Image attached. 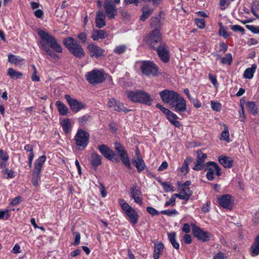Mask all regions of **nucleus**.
I'll return each instance as SVG.
<instances>
[{
	"instance_id": "obj_29",
	"label": "nucleus",
	"mask_w": 259,
	"mask_h": 259,
	"mask_svg": "<svg viewBox=\"0 0 259 259\" xmlns=\"http://www.w3.org/2000/svg\"><path fill=\"white\" fill-rule=\"evenodd\" d=\"M133 163L139 173L143 171L146 167L142 158L139 157V158L133 160Z\"/></svg>"
},
{
	"instance_id": "obj_41",
	"label": "nucleus",
	"mask_w": 259,
	"mask_h": 259,
	"mask_svg": "<svg viewBox=\"0 0 259 259\" xmlns=\"http://www.w3.org/2000/svg\"><path fill=\"white\" fill-rule=\"evenodd\" d=\"M224 131L222 132L220 140H224L227 142L229 141V132L227 126L225 124H223Z\"/></svg>"
},
{
	"instance_id": "obj_60",
	"label": "nucleus",
	"mask_w": 259,
	"mask_h": 259,
	"mask_svg": "<svg viewBox=\"0 0 259 259\" xmlns=\"http://www.w3.org/2000/svg\"><path fill=\"white\" fill-rule=\"evenodd\" d=\"M210 208V202L207 201L205 204L203 205V206L201 208V210L205 213L209 211Z\"/></svg>"
},
{
	"instance_id": "obj_17",
	"label": "nucleus",
	"mask_w": 259,
	"mask_h": 259,
	"mask_svg": "<svg viewBox=\"0 0 259 259\" xmlns=\"http://www.w3.org/2000/svg\"><path fill=\"white\" fill-rule=\"evenodd\" d=\"M154 50L157 51V53L160 59L164 63H167L169 60V52L167 49L165 43L161 44V45Z\"/></svg>"
},
{
	"instance_id": "obj_33",
	"label": "nucleus",
	"mask_w": 259,
	"mask_h": 259,
	"mask_svg": "<svg viewBox=\"0 0 259 259\" xmlns=\"http://www.w3.org/2000/svg\"><path fill=\"white\" fill-rule=\"evenodd\" d=\"M8 75L11 77L13 79H16L18 78H21L23 76V74L19 71H15L13 68H10L8 70Z\"/></svg>"
},
{
	"instance_id": "obj_30",
	"label": "nucleus",
	"mask_w": 259,
	"mask_h": 259,
	"mask_svg": "<svg viewBox=\"0 0 259 259\" xmlns=\"http://www.w3.org/2000/svg\"><path fill=\"white\" fill-rule=\"evenodd\" d=\"M164 245L161 242H158L155 243L154 245V252L153 257L154 259H158L159 254L162 253L163 250Z\"/></svg>"
},
{
	"instance_id": "obj_46",
	"label": "nucleus",
	"mask_w": 259,
	"mask_h": 259,
	"mask_svg": "<svg viewBox=\"0 0 259 259\" xmlns=\"http://www.w3.org/2000/svg\"><path fill=\"white\" fill-rule=\"evenodd\" d=\"M90 116L85 115L78 118V123L80 125L83 126L87 123L88 121L90 120Z\"/></svg>"
},
{
	"instance_id": "obj_53",
	"label": "nucleus",
	"mask_w": 259,
	"mask_h": 259,
	"mask_svg": "<svg viewBox=\"0 0 259 259\" xmlns=\"http://www.w3.org/2000/svg\"><path fill=\"white\" fill-rule=\"evenodd\" d=\"M176 197H177L176 196H174V194H173L171 196V197L169 199V200L165 202V206H168L170 205L171 206H175V203H176Z\"/></svg>"
},
{
	"instance_id": "obj_43",
	"label": "nucleus",
	"mask_w": 259,
	"mask_h": 259,
	"mask_svg": "<svg viewBox=\"0 0 259 259\" xmlns=\"http://www.w3.org/2000/svg\"><path fill=\"white\" fill-rule=\"evenodd\" d=\"M246 106L248 110L253 114H256L257 111V107L254 102H247L246 103Z\"/></svg>"
},
{
	"instance_id": "obj_23",
	"label": "nucleus",
	"mask_w": 259,
	"mask_h": 259,
	"mask_svg": "<svg viewBox=\"0 0 259 259\" xmlns=\"http://www.w3.org/2000/svg\"><path fill=\"white\" fill-rule=\"evenodd\" d=\"M192 194V192L189 188L183 187L181 186L180 193L174 194V196H176V197H178L180 199L187 201L190 199Z\"/></svg>"
},
{
	"instance_id": "obj_44",
	"label": "nucleus",
	"mask_w": 259,
	"mask_h": 259,
	"mask_svg": "<svg viewBox=\"0 0 259 259\" xmlns=\"http://www.w3.org/2000/svg\"><path fill=\"white\" fill-rule=\"evenodd\" d=\"M209 165H212L213 167H212L214 170H215L216 175L218 176H220L221 175V170L220 167L219 165L214 162H208L206 163L207 167H208Z\"/></svg>"
},
{
	"instance_id": "obj_55",
	"label": "nucleus",
	"mask_w": 259,
	"mask_h": 259,
	"mask_svg": "<svg viewBox=\"0 0 259 259\" xmlns=\"http://www.w3.org/2000/svg\"><path fill=\"white\" fill-rule=\"evenodd\" d=\"M161 214H165L168 216H172L173 215H175L178 214V211L176 209H173L171 210H162L160 212Z\"/></svg>"
},
{
	"instance_id": "obj_54",
	"label": "nucleus",
	"mask_w": 259,
	"mask_h": 259,
	"mask_svg": "<svg viewBox=\"0 0 259 259\" xmlns=\"http://www.w3.org/2000/svg\"><path fill=\"white\" fill-rule=\"evenodd\" d=\"M211 107L213 110L217 111H219L221 109V104L213 101H211Z\"/></svg>"
},
{
	"instance_id": "obj_21",
	"label": "nucleus",
	"mask_w": 259,
	"mask_h": 259,
	"mask_svg": "<svg viewBox=\"0 0 259 259\" xmlns=\"http://www.w3.org/2000/svg\"><path fill=\"white\" fill-rule=\"evenodd\" d=\"M206 154L203 153L200 150H198L197 151L196 162L193 167V169L197 171L202 169L204 166V160L206 159Z\"/></svg>"
},
{
	"instance_id": "obj_9",
	"label": "nucleus",
	"mask_w": 259,
	"mask_h": 259,
	"mask_svg": "<svg viewBox=\"0 0 259 259\" xmlns=\"http://www.w3.org/2000/svg\"><path fill=\"white\" fill-rule=\"evenodd\" d=\"M114 149L123 164L128 168L131 169L130 160L124 147L119 143H114Z\"/></svg>"
},
{
	"instance_id": "obj_4",
	"label": "nucleus",
	"mask_w": 259,
	"mask_h": 259,
	"mask_svg": "<svg viewBox=\"0 0 259 259\" xmlns=\"http://www.w3.org/2000/svg\"><path fill=\"white\" fill-rule=\"evenodd\" d=\"M107 74L102 69H94L85 74V79L91 84L95 85L103 82L106 79Z\"/></svg>"
},
{
	"instance_id": "obj_16",
	"label": "nucleus",
	"mask_w": 259,
	"mask_h": 259,
	"mask_svg": "<svg viewBox=\"0 0 259 259\" xmlns=\"http://www.w3.org/2000/svg\"><path fill=\"white\" fill-rule=\"evenodd\" d=\"M192 233L195 237L203 241H207L209 240L210 234L208 232L203 231L200 228L195 226H192Z\"/></svg>"
},
{
	"instance_id": "obj_7",
	"label": "nucleus",
	"mask_w": 259,
	"mask_h": 259,
	"mask_svg": "<svg viewBox=\"0 0 259 259\" xmlns=\"http://www.w3.org/2000/svg\"><path fill=\"white\" fill-rule=\"evenodd\" d=\"M140 69L142 73L146 76H156L158 74V67L152 61H143L141 62Z\"/></svg>"
},
{
	"instance_id": "obj_26",
	"label": "nucleus",
	"mask_w": 259,
	"mask_h": 259,
	"mask_svg": "<svg viewBox=\"0 0 259 259\" xmlns=\"http://www.w3.org/2000/svg\"><path fill=\"white\" fill-rule=\"evenodd\" d=\"M250 251L252 256L259 254V235L255 237L253 243L251 245Z\"/></svg>"
},
{
	"instance_id": "obj_58",
	"label": "nucleus",
	"mask_w": 259,
	"mask_h": 259,
	"mask_svg": "<svg viewBox=\"0 0 259 259\" xmlns=\"http://www.w3.org/2000/svg\"><path fill=\"white\" fill-rule=\"evenodd\" d=\"M42 167V166L40 165L39 164H34V167L33 170V174L40 175Z\"/></svg>"
},
{
	"instance_id": "obj_34",
	"label": "nucleus",
	"mask_w": 259,
	"mask_h": 259,
	"mask_svg": "<svg viewBox=\"0 0 259 259\" xmlns=\"http://www.w3.org/2000/svg\"><path fill=\"white\" fill-rule=\"evenodd\" d=\"M176 233L175 232L168 233V239L172 245V246L176 249H179V244L176 240Z\"/></svg>"
},
{
	"instance_id": "obj_10",
	"label": "nucleus",
	"mask_w": 259,
	"mask_h": 259,
	"mask_svg": "<svg viewBox=\"0 0 259 259\" xmlns=\"http://www.w3.org/2000/svg\"><path fill=\"white\" fill-rule=\"evenodd\" d=\"M171 109L179 114H181L187 110L186 101L180 95L171 103Z\"/></svg>"
},
{
	"instance_id": "obj_38",
	"label": "nucleus",
	"mask_w": 259,
	"mask_h": 259,
	"mask_svg": "<svg viewBox=\"0 0 259 259\" xmlns=\"http://www.w3.org/2000/svg\"><path fill=\"white\" fill-rule=\"evenodd\" d=\"M23 60L21 57L13 54H10L8 56V61L11 63L21 64Z\"/></svg>"
},
{
	"instance_id": "obj_37",
	"label": "nucleus",
	"mask_w": 259,
	"mask_h": 259,
	"mask_svg": "<svg viewBox=\"0 0 259 259\" xmlns=\"http://www.w3.org/2000/svg\"><path fill=\"white\" fill-rule=\"evenodd\" d=\"M150 26L154 29H159L161 26L160 20L158 17H152L151 19Z\"/></svg>"
},
{
	"instance_id": "obj_61",
	"label": "nucleus",
	"mask_w": 259,
	"mask_h": 259,
	"mask_svg": "<svg viewBox=\"0 0 259 259\" xmlns=\"http://www.w3.org/2000/svg\"><path fill=\"white\" fill-rule=\"evenodd\" d=\"M9 214H8V210H6L5 211L0 210V219L7 220L9 218Z\"/></svg>"
},
{
	"instance_id": "obj_15",
	"label": "nucleus",
	"mask_w": 259,
	"mask_h": 259,
	"mask_svg": "<svg viewBox=\"0 0 259 259\" xmlns=\"http://www.w3.org/2000/svg\"><path fill=\"white\" fill-rule=\"evenodd\" d=\"M64 98L73 112L76 113L84 107L82 103L72 98L69 95H65Z\"/></svg>"
},
{
	"instance_id": "obj_59",
	"label": "nucleus",
	"mask_w": 259,
	"mask_h": 259,
	"mask_svg": "<svg viewBox=\"0 0 259 259\" xmlns=\"http://www.w3.org/2000/svg\"><path fill=\"white\" fill-rule=\"evenodd\" d=\"M46 160V156L45 155H41L35 161V164L43 166Z\"/></svg>"
},
{
	"instance_id": "obj_31",
	"label": "nucleus",
	"mask_w": 259,
	"mask_h": 259,
	"mask_svg": "<svg viewBox=\"0 0 259 259\" xmlns=\"http://www.w3.org/2000/svg\"><path fill=\"white\" fill-rule=\"evenodd\" d=\"M256 68V65L254 64L251 65V67L246 69L243 74L244 77L247 79L252 78Z\"/></svg>"
},
{
	"instance_id": "obj_6",
	"label": "nucleus",
	"mask_w": 259,
	"mask_h": 259,
	"mask_svg": "<svg viewBox=\"0 0 259 259\" xmlns=\"http://www.w3.org/2000/svg\"><path fill=\"white\" fill-rule=\"evenodd\" d=\"M146 42L153 49L158 47L161 44H164L159 30L153 29L151 31L146 37Z\"/></svg>"
},
{
	"instance_id": "obj_14",
	"label": "nucleus",
	"mask_w": 259,
	"mask_h": 259,
	"mask_svg": "<svg viewBox=\"0 0 259 259\" xmlns=\"http://www.w3.org/2000/svg\"><path fill=\"white\" fill-rule=\"evenodd\" d=\"M87 50L91 58H98L104 56L105 50L95 44H89Z\"/></svg>"
},
{
	"instance_id": "obj_56",
	"label": "nucleus",
	"mask_w": 259,
	"mask_h": 259,
	"mask_svg": "<svg viewBox=\"0 0 259 259\" xmlns=\"http://www.w3.org/2000/svg\"><path fill=\"white\" fill-rule=\"evenodd\" d=\"M162 185L163 187L165 192L174 191V187L169 185L167 182L163 183Z\"/></svg>"
},
{
	"instance_id": "obj_3",
	"label": "nucleus",
	"mask_w": 259,
	"mask_h": 259,
	"mask_svg": "<svg viewBox=\"0 0 259 259\" xmlns=\"http://www.w3.org/2000/svg\"><path fill=\"white\" fill-rule=\"evenodd\" d=\"M63 41L69 52L75 57L81 59L85 56V53L82 46L73 37L65 38Z\"/></svg>"
},
{
	"instance_id": "obj_1",
	"label": "nucleus",
	"mask_w": 259,
	"mask_h": 259,
	"mask_svg": "<svg viewBox=\"0 0 259 259\" xmlns=\"http://www.w3.org/2000/svg\"><path fill=\"white\" fill-rule=\"evenodd\" d=\"M38 34L41 38L39 41V45L41 49L51 57L53 58H57L58 55L47 45V44H48L54 51L58 53H62V48L58 43L55 37L44 30H39Z\"/></svg>"
},
{
	"instance_id": "obj_5",
	"label": "nucleus",
	"mask_w": 259,
	"mask_h": 259,
	"mask_svg": "<svg viewBox=\"0 0 259 259\" xmlns=\"http://www.w3.org/2000/svg\"><path fill=\"white\" fill-rule=\"evenodd\" d=\"M118 202L125 214L128 217L132 224L138 223L139 215L137 212L123 199H119Z\"/></svg>"
},
{
	"instance_id": "obj_22",
	"label": "nucleus",
	"mask_w": 259,
	"mask_h": 259,
	"mask_svg": "<svg viewBox=\"0 0 259 259\" xmlns=\"http://www.w3.org/2000/svg\"><path fill=\"white\" fill-rule=\"evenodd\" d=\"M106 16L102 11L99 10L97 12L96 16V26L99 28H101L106 26Z\"/></svg>"
},
{
	"instance_id": "obj_50",
	"label": "nucleus",
	"mask_w": 259,
	"mask_h": 259,
	"mask_svg": "<svg viewBox=\"0 0 259 259\" xmlns=\"http://www.w3.org/2000/svg\"><path fill=\"white\" fill-rule=\"evenodd\" d=\"M208 170L207 172L206 173V176L207 179L209 181H212L214 179L213 175H214V170L212 168L208 167L207 168Z\"/></svg>"
},
{
	"instance_id": "obj_27",
	"label": "nucleus",
	"mask_w": 259,
	"mask_h": 259,
	"mask_svg": "<svg viewBox=\"0 0 259 259\" xmlns=\"http://www.w3.org/2000/svg\"><path fill=\"white\" fill-rule=\"evenodd\" d=\"M90 158L91 164L95 168L101 164L102 158L97 153H92Z\"/></svg>"
},
{
	"instance_id": "obj_24",
	"label": "nucleus",
	"mask_w": 259,
	"mask_h": 259,
	"mask_svg": "<svg viewBox=\"0 0 259 259\" xmlns=\"http://www.w3.org/2000/svg\"><path fill=\"white\" fill-rule=\"evenodd\" d=\"M107 36V32L104 30H93L92 31L91 38L95 41L104 39Z\"/></svg>"
},
{
	"instance_id": "obj_42",
	"label": "nucleus",
	"mask_w": 259,
	"mask_h": 259,
	"mask_svg": "<svg viewBox=\"0 0 259 259\" xmlns=\"http://www.w3.org/2000/svg\"><path fill=\"white\" fill-rule=\"evenodd\" d=\"M219 34L222 35L225 38H227L230 35V33L227 31L228 28L226 27H224L223 25L222 22L219 23Z\"/></svg>"
},
{
	"instance_id": "obj_57",
	"label": "nucleus",
	"mask_w": 259,
	"mask_h": 259,
	"mask_svg": "<svg viewBox=\"0 0 259 259\" xmlns=\"http://www.w3.org/2000/svg\"><path fill=\"white\" fill-rule=\"evenodd\" d=\"M246 27L255 34L259 33V27H256L253 25H246Z\"/></svg>"
},
{
	"instance_id": "obj_11",
	"label": "nucleus",
	"mask_w": 259,
	"mask_h": 259,
	"mask_svg": "<svg viewBox=\"0 0 259 259\" xmlns=\"http://www.w3.org/2000/svg\"><path fill=\"white\" fill-rule=\"evenodd\" d=\"M103 7L109 19H113L117 15V8L112 0H104Z\"/></svg>"
},
{
	"instance_id": "obj_62",
	"label": "nucleus",
	"mask_w": 259,
	"mask_h": 259,
	"mask_svg": "<svg viewBox=\"0 0 259 259\" xmlns=\"http://www.w3.org/2000/svg\"><path fill=\"white\" fill-rule=\"evenodd\" d=\"M0 158L4 161H7L8 158L9 156L8 155V154L6 152L3 150H0Z\"/></svg>"
},
{
	"instance_id": "obj_39",
	"label": "nucleus",
	"mask_w": 259,
	"mask_h": 259,
	"mask_svg": "<svg viewBox=\"0 0 259 259\" xmlns=\"http://www.w3.org/2000/svg\"><path fill=\"white\" fill-rule=\"evenodd\" d=\"M192 161V158L190 157H188L184 160L183 164L181 168V171L185 174H186L189 170V164Z\"/></svg>"
},
{
	"instance_id": "obj_64",
	"label": "nucleus",
	"mask_w": 259,
	"mask_h": 259,
	"mask_svg": "<svg viewBox=\"0 0 259 259\" xmlns=\"http://www.w3.org/2000/svg\"><path fill=\"white\" fill-rule=\"evenodd\" d=\"M213 259H227V258L224 253L219 252L214 256Z\"/></svg>"
},
{
	"instance_id": "obj_19",
	"label": "nucleus",
	"mask_w": 259,
	"mask_h": 259,
	"mask_svg": "<svg viewBox=\"0 0 259 259\" xmlns=\"http://www.w3.org/2000/svg\"><path fill=\"white\" fill-rule=\"evenodd\" d=\"M108 106L110 108H113L114 110L118 112L123 111L127 113L130 110L124 107L123 104L118 101L116 100L114 98L110 100L108 104Z\"/></svg>"
},
{
	"instance_id": "obj_25",
	"label": "nucleus",
	"mask_w": 259,
	"mask_h": 259,
	"mask_svg": "<svg viewBox=\"0 0 259 259\" xmlns=\"http://www.w3.org/2000/svg\"><path fill=\"white\" fill-rule=\"evenodd\" d=\"M218 160L225 168H230L233 166V160L229 157L221 155L219 157Z\"/></svg>"
},
{
	"instance_id": "obj_28",
	"label": "nucleus",
	"mask_w": 259,
	"mask_h": 259,
	"mask_svg": "<svg viewBox=\"0 0 259 259\" xmlns=\"http://www.w3.org/2000/svg\"><path fill=\"white\" fill-rule=\"evenodd\" d=\"M166 117L169 122L174 125L175 126L179 127H180V122L177 120L178 118V116L174 113L169 111L166 114Z\"/></svg>"
},
{
	"instance_id": "obj_40",
	"label": "nucleus",
	"mask_w": 259,
	"mask_h": 259,
	"mask_svg": "<svg viewBox=\"0 0 259 259\" xmlns=\"http://www.w3.org/2000/svg\"><path fill=\"white\" fill-rule=\"evenodd\" d=\"M146 6L143 8L142 15L140 17V19L143 21H145L153 12V9L146 10Z\"/></svg>"
},
{
	"instance_id": "obj_18",
	"label": "nucleus",
	"mask_w": 259,
	"mask_h": 259,
	"mask_svg": "<svg viewBox=\"0 0 259 259\" xmlns=\"http://www.w3.org/2000/svg\"><path fill=\"white\" fill-rule=\"evenodd\" d=\"M130 193L131 195V198L134 200L136 203L140 205L143 204L142 198V193L138 187L134 185L132 186L130 189Z\"/></svg>"
},
{
	"instance_id": "obj_13",
	"label": "nucleus",
	"mask_w": 259,
	"mask_h": 259,
	"mask_svg": "<svg viewBox=\"0 0 259 259\" xmlns=\"http://www.w3.org/2000/svg\"><path fill=\"white\" fill-rule=\"evenodd\" d=\"M179 95L180 94L174 91L166 89L161 91L159 93L162 101L164 103H169L170 105Z\"/></svg>"
},
{
	"instance_id": "obj_8",
	"label": "nucleus",
	"mask_w": 259,
	"mask_h": 259,
	"mask_svg": "<svg viewBox=\"0 0 259 259\" xmlns=\"http://www.w3.org/2000/svg\"><path fill=\"white\" fill-rule=\"evenodd\" d=\"M90 134L82 129L78 130L74 137L75 144L78 149L82 150L88 145Z\"/></svg>"
},
{
	"instance_id": "obj_2",
	"label": "nucleus",
	"mask_w": 259,
	"mask_h": 259,
	"mask_svg": "<svg viewBox=\"0 0 259 259\" xmlns=\"http://www.w3.org/2000/svg\"><path fill=\"white\" fill-rule=\"evenodd\" d=\"M125 94L127 98L134 103H140L150 105L153 101L150 95L143 90L127 91Z\"/></svg>"
},
{
	"instance_id": "obj_32",
	"label": "nucleus",
	"mask_w": 259,
	"mask_h": 259,
	"mask_svg": "<svg viewBox=\"0 0 259 259\" xmlns=\"http://www.w3.org/2000/svg\"><path fill=\"white\" fill-rule=\"evenodd\" d=\"M59 113L62 115H66L68 113L67 107L60 101H57L56 103Z\"/></svg>"
},
{
	"instance_id": "obj_47",
	"label": "nucleus",
	"mask_w": 259,
	"mask_h": 259,
	"mask_svg": "<svg viewBox=\"0 0 259 259\" xmlns=\"http://www.w3.org/2000/svg\"><path fill=\"white\" fill-rule=\"evenodd\" d=\"M230 28L235 32L238 31L241 32L242 34H244L245 33V29L244 28L238 25H231Z\"/></svg>"
},
{
	"instance_id": "obj_20",
	"label": "nucleus",
	"mask_w": 259,
	"mask_h": 259,
	"mask_svg": "<svg viewBox=\"0 0 259 259\" xmlns=\"http://www.w3.org/2000/svg\"><path fill=\"white\" fill-rule=\"evenodd\" d=\"M219 203L220 206L225 208L231 209L232 206L231 196L229 194H224L219 198Z\"/></svg>"
},
{
	"instance_id": "obj_35",
	"label": "nucleus",
	"mask_w": 259,
	"mask_h": 259,
	"mask_svg": "<svg viewBox=\"0 0 259 259\" xmlns=\"http://www.w3.org/2000/svg\"><path fill=\"white\" fill-rule=\"evenodd\" d=\"M217 56L221 60L222 63L224 64H228V65H230L232 64V56L231 54L228 53L226 54L225 56L224 57H221L219 55H217Z\"/></svg>"
},
{
	"instance_id": "obj_36",
	"label": "nucleus",
	"mask_w": 259,
	"mask_h": 259,
	"mask_svg": "<svg viewBox=\"0 0 259 259\" xmlns=\"http://www.w3.org/2000/svg\"><path fill=\"white\" fill-rule=\"evenodd\" d=\"M61 125L65 134H68L71 130V124L69 119H66L61 122Z\"/></svg>"
},
{
	"instance_id": "obj_52",
	"label": "nucleus",
	"mask_w": 259,
	"mask_h": 259,
	"mask_svg": "<svg viewBox=\"0 0 259 259\" xmlns=\"http://www.w3.org/2000/svg\"><path fill=\"white\" fill-rule=\"evenodd\" d=\"M146 210L149 213H150L151 215H152L153 216L158 215L160 213V212L159 211H158L154 208H153L151 206L147 207Z\"/></svg>"
},
{
	"instance_id": "obj_12",
	"label": "nucleus",
	"mask_w": 259,
	"mask_h": 259,
	"mask_svg": "<svg viewBox=\"0 0 259 259\" xmlns=\"http://www.w3.org/2000/svg\"><path fill=\"white\" fill-rule=\"evenodd\" d=\"M98 149L107 159L113 162H118L119 160L116 156L115 152L107 145L102 144L98 146Z\"/></svg>"
},
{
	"instance_id": "obj_49",
	"label": "nucleus",
	"mask_w": 259,
	"mask_h": 259,
	"mask_svg": "<svg viewBox=\"0 0 259 259\" xmlns=\"http://www.w3.org/2000/svg\"><path fill=\"white\" fill-rule=\"evenodd\" d=\"M77 38L82 43L84 44L86 42L87 39V34L86 33L82 32L77 35Z\"/></svg>"
},
{
	"instance_id": "obj_48",
	"label": "nucleus",
	"mask_w": 259,
	"mask_h": 259,
	"mask_svg": "<svg viewBox=\"0 0 259 259\" xmlns=\"http://www.w3.org/2000/svg\"><path fill=\"white\" fill-rule=\"evenodd\" d=\"M195 23L199 28L202 29L205 27V20L203 18H196Z\"/></svg>"
},
{
	"instance_id": "obj_63",
	"label": "nucleus",
	"mask_w": 259,
	"mask_h": 259,
	"mask_svg": "<svg viewBox=\"0 0 259 259\" xmlns=\"http://www.w3.org/2000/svg\"><path fill=\"white\" fill-rule=\"evenodd\" d=\"M258 220H259V209L257 210L253 214V224L257 225L258 224Z\"/></svg>"
},
{
	"instance_id": "obj_45",
	"label": "nucleus",
	"mask_w": 259,
	"mask_h": 259,
	"mask_svg": "<svg viewBox=\"0 0 259 259\" xmlns=\"http://www.w3.org/2000/svg\"><path fill=\"white\" fill-rule=\"evenodd\" d=\"M126 49V47L125 45H120L118 46H117L114 49V52L115 54H120L123 53H124Z\"/></svg>"
},
{
	"instance_id": "obj_51",
	"label": "nucleus",
	"mask_w": 259,
	"mask_h": 259,
	"mask_svg": "<svg viewBox=\"0 0 259 259\" xmlns=\"http://www.w3.org/2000/svg\"><path fill=\"white\" fill-rule=\"evenodd\" d=\"M40 181V175L32 174V183L34 187H36Z\"/></svg>"
}]
</instances>
